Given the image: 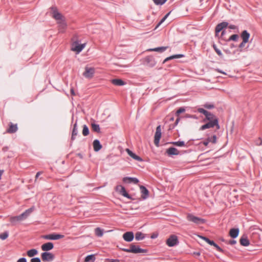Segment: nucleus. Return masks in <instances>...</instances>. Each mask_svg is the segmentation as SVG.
Masks as SVG:
<instances>
[{"label":"nucleus","instance_id":"nucleus-31","mask_svg":"<svg viewBox=\"0 0 262 262\" xmlns=\"http://www.w3.org/2000/svg\"><path fill=\"white\" fill-rule=\"evenodd\" d=\"M240 244L243 246H247L249 245V241L247 238L242 237L240 239Z\"/></svg>","mask_w":262,"mask_h":262},{"label":"nucleus","instance_id":"nucleus-34","mask_svg":"<svg viewBox=\"0 0 262 262\" xmlns=\"http://www.w3.org/2000/svg\"><path fill=\"white\" fill-rule=\"evenodd\" d=\"M95 234L99 237L102 236L103 234V230L99 227L95 229Z\"/></svg>","mask_w":262,"mask_h":262},{"label":"nucleus","instance_id":"nucleus-35","mask_svg":"<svg viewBox=\"0 0 262 262\" xmlns=\"http://www.w3.org/2000/svg\"><path fill=\"white\" fill-rule=\"evenodd\" d=\"M92 128L93 131L96 132L97 133L100 132V127L99 125L95 123H92Z\"/></svg>","mask_w":262,"mask_h":262},{"label":"nucleus","instance_id":"nucleus-60","mask_svg":"<svg viewBox=\"0 0 262 262\" xmlns=\"http://www.w3.org/2000/svg\"><path fill=\"white\" fill-rule=\"evenodd\" d=\"M71 93H72V94H74V91L73 90H71Z\"/></svg>","mask_w":262,"mask_h":262},{"label":"nucleus","instance_id":"nucleus-54","mask_svg":"<svg viewBox=\"0 0 262 262\" xmlns=\"http://www.w3.org/2000/svg\"><path fill=\"white\" fill-rule=\"evenodd\" d=\"M209 142H210L208 140H207L206 141H204L203 143L205 146H207Z\"/></svg>","mask_w":262,"mask_h":262},{"label":"nucleus","instance_id":"nucleus-59","mask_svg":"<svg viewBox=\"0 0 262 262\" xmlns=\"http://www.w3.org/2000/svg\"><path fill=\"white\" fill-rule=\"evenodd\" d=\"M179 120H180V118L178 117V118L177 119L176 121V122H175L176 125L178 124V122H179Z\"/></svg>","mask_w":262,"mask_h":262},{"label":"nucleus","instance_id":"nucleus-17","mask_svg":"<svg viewBox=\"0 0 262 262\" xmlns=\"http://www.w3.org/2000/svg\"><path fill=\"white\" fill-rule=\"evenodd\" d=\"M54 247L53 244L51 242L46 243L41 245V250L43 251H48L52 250Z\"/></svg>","mask_w":262,"mask_h":262},{"label":"nucleus","instance_id":"nucleus-53","mask_svg":"<svg viewBox=\"0 0 262 262\" xmlns=\"http://www.w3.org/2000/svg\"><path fill=\"white\" fill-rule=\"evenodd\" d=\"M229 28L231 29H236V26L235 25H230L229 26Z\"/></svg>","mask_w":262,"mask_h":262},{"label":"nucleus","instance_id":"nucleus-48","mask_svg":"<svg viewBox=\"0 0 262 262\" xmlns=\"http://www.w3.org/2000/svg\"><path fill=\"white\" fill-rule=\"evenodd\" d=\"M30 262H41L40 259L38 257L33 258L31 259Z\"/></svg>","mask_w":262,"mask_h":262},{"label":"nucleus","instance_id":"nucleus-18","mask_svg":"<svg viewBox=\"0 0 262 262\" xmlns=\"http://www.w3.org/2000/svg\"><path fill=\"white\" fill-rule=\"evenodd\" d=\"M123 239L126 242H131L134 239V233L132 232H125L123 235Z\"/></svg>","mask_w":262,"mask_h":262},{"label":"nucleus","instance_id":"nucleus-47","mask_svg":"<svg viewBox=\"0 0 262 262\" xmlns=\"http://www.w3.org/2000/svg\"><path fill=\"white\" fill-rule=\"evenodd\" d=\"M238 36L236 34H234V35H232L230 36V38H229V40H236L238 38Z\"/></svg>","mask_w":262,"mask_h":262},{"label":"nucleus","instance_id":"nucleus-20","mask_svg":"<svg viewBox=\"0 0 262 262\" xmlns=\"http://www.w3.org/2000/svg\"><path fill=\"white\" fill-rule=\"evenodd\" d=\"M126 151L128 154L129 156H130L132 158L135 159V160L138 161H142V159L141 158H140L139 156L136 155L135 154H134L133 152H132L130 150H129L128 148L126 149Z\"/></svg>","mask_w":262,"mask_h":262},{"label":"nucleus","instance_id":"nucleus-5","mask_svg":"<svg viewBox=\"0 0 262 262\" xmlns=\"http://www.w3.org/2000/svg\"><path fill=\"white\" fill-rule=\"evenodd\" d=\"M84 70V72L83 73V76L88 79L92 78L95 72V68L86 66Z\"/></svg>","mask_w":262,"mask_h":262},{"label":"nucleus","instance_id":"nucleus-8","mask_svg":"<svg viewBox=\"0 0 262 262\" xmlns=\"http://www.w3.org/2000/svg\"><path fill=\"white\" fill-rule=\"evenodd\" d=\"M64 237V235L59 234H50L41 236V238L47 240H57Z\"/></svg>","mask_w":262,"mask_h":262},{"label":"nucleus","instance_id":"nucleus-16","mask_svg":"<svg viewBox=\"0 0 262 262\" xmlns=\"http://www.w3.org/2000/svg\"><path fill=\"white\" fill-rule=\"evenodd\" d=\"M228 24L227 22H223L218 24L215 28V34L216 35L221 31L224 28H226L228 26Z\"/></svg>","mask_w":262,"mask_h":262},{"label":"nucleus","instance_id":"nucleus-55","mask_svg":"<svg viewBox=\"0 0 262 262\" xmlns=\"http://www.w3.org/2000/svg\"><path fill=\"white\" fill-rule=\"evenodd\" d=\"M193 255H197V256H200V254H201V253H200V252H194L193 253Z\"/></svg>","mask_w":262,"mask_h":262},{"label":"nucleus","instance_id":"nucleus-49","mask_svg":"<svg viewBox=\"0 0 262 262\" xmlns=\"http://www.w3.org/2000/svg\"><path fill=\"white\" fill-rule=\"evenodd\" d=\"M170 12H169L168 13H167L163 18V19L161 20V21L159 23V24H158V25L157 26V27H158V26H159L161 23H162L165 19L166 18H167V17L168 16V15L169 14Z\"/></svg>","mask_w":262,"mask_h":262},{"label":"nucleus","instance_id":"nucleus-43","mask_svg":"<svg viewBox=\"0 0 262 262\" xmlns=\"http://www.w3.org/2000/svg\"><path fill=\"white\" fill-rule=\"evenodd\" d=\"M198 111L200 113L203 114L205 116H206V114H207V113L209 112L208 111H206L205 110L202 108H199L198 109Z\"/></svg>","mask_w":262,"mask_h":262},{"label":"nucleus","instance_id":"nucleus-62","mask_svg":"<svg viewBox=\"0 0 262 262\" xmlns=\"http://www.w3.org/2000/svg\"><path fill=\"white\" fill-rule=\"evenodd\" d=\"M261 144H262V141H260L259 145H261Z\"/></svg>","mask_w":262,"mask_h":262},{"label":"nucleus","instance_id":"nucleus-4","mask_svg":"<svg viewBox=\"0 0 262 262\" xmlns=\"http://www.w3.org/2000/svg\"><path fill=\"white\" fill-rule=\"evenodd\" d=\"M123 250L127 252L134 253H146L147 251L146 250L141 249L138 246L134 245H131L129 249H123Z\"/></svg>","mask_w":262,"mask_h":262},{"label":"nucleus","instance_id":"nucleus-25","mask_svg":"<svg viewBox=\"0 0 262 262\" xmlns=\"http://www.w3.org/2000/svg\"><path fill=\"white\" fill-rule=\"evenodd\" d=\"M140 188L142 193V198L143 199H146L148 195V190L143 186H140Z\"/></svg>","mask_w":262,"mask_h":262},{"label":"nucleus","instance_id":"nucleus-13","mask_svg":"<svg viewBox=\"0 0 262 262\" xmlns=\"http://www.w3.org/2000/svg\"><path fill=\"white\" fill-rule=\"evenodd\" d=\"M41 256L43 261H51L53 260L54 258V256L52 253L47 252L42 253Z\"/></svg>","mask_w":262,"mask_h":262},{"label":"nucleus","instance_id":"nucleus-11","mask_svg":"<svg viewBox=\"0 0 262 262\" xmlns=\"http://www.w3.org/2000/svg\"><path fill=\"white\" fill-rule=\"evenodd\" d=\"M198 236L200 238L205 241L206 242H207L209 245L214 246L216 249V250H218L219 251L221 252H223V250L221 248H220L217 244H216L213 241H211L207 237H206L205 236H203L201 235H198Z\"/></svg>","mask_w":262,"mask_h":262},{"label":"nucleus","instance_id":"nucleus-7","mask_svg":"<svg viewBox=\"0 0 262 262\" xmlns=\"http://www.w3.org/2000/svg\"><path fill=\"white\" fill-rule=\"evenodd\" d=\"M85 46V43L80 44L77 41H75L72 45L71 50L78 54L84 49Z\"/></svg>","mask_w":262,"mask_h":262},{"label":"nucleus","instance_id":"nucleus-61","mask_svg":"<svg viewBox=\"0 0 262 262\" xmlns=\"http://www.w3.org/2000/svg\"><path fill=\"white\" fill-rule=\"evenodd\" d=\"M170 120H171V121H173V118H171L170 119Z\"/></svg>","mask_w":262,"mask_h":262},{"label":"nucleus","instance_id":"nucleus-29","mask_svg":"<svg viewBox=\"0 0 262 262\" xmlns=\"http://www.w3.org/2000/svg\"><path fill=\"white\" fill-rule=\"evenodd\" d=\"M27 255L30 257H32L38 254V251L37 250L35 249H32L31 250H29L27 252Z\"/></svg>","mask_w":262,"mask_h":262},{"label":"nucleus","instance_id":"nucleus-42","mask_svg":"<svg viewBox=\"0 0 262 262\" xmlns=\"http://www.w3.org/2000/svg\"><path fill=\"white\" fill-rule=\"evenodd\" d=\"M207 140L210 142H212L213 143H215L216 142V136L214 135L212 137L210 138H208Z\"/></svg>","mask_w":262,"mask_h":262},{"label":"nucleus","instance_id":"nucleus-24","mask_svg":"<svg viewBox=\"0 0 262 262\" xmlns=\"http://www.w3.org/2000/svg\"><path fill=\"white\" fill-rule=\"evenodd\" d=\"M93 145L94 150L95 151H98L102 148V145L100 144V142L98 140H95L93 141Z\"/></svg>","mask_w":262,"mask_h":262},{"label":"nucleus","instance_id":"nucleus-44","mask_svg":"<svg viewBox=\"0 0 262 262\" xmlns=\"http://www.w3.org/2000/svg\"><path fill=\"white\" fill-rule=\"evenodd\" d=\"M185 111V108H183V107H180L179 109H178L176 112V115L178 117H179V115L182 113H183Z\"/></svg>","mask_w":262,"mask_h":262},{"label":"nucleus","instance_id":"nucleus-6","mask_svg":"<svg viewBox=\"0 0 262 262\" xmlns=\"http://www.w3.org/2000/svg\"><path fill=\"white\" fill-rule=\"evenodd\" d=\"M186 218L188 221L193 222L196 224H200L204 223V219L195 216L192 214H188Z\"/></svg>","mask_w":262,"mask_h":262},{"label":"nucleus","instance_id":"nucleus-58","mask_svg":"<svg viewBox=\"0 0 262 262\" xmlns=\"http://www.w3.org/2000/svg\"><path fill=\"white\" fill-rule=\"evenodd\" d=\"M40 174L41 172H38L36 174V178H37Z\"/></svg>","mask_w":262,"mask_h":262},{"label":"nucleus","instance_id":"nucleus-45","mask_svg":"<svg viewBox=\"0 0 262 262\" xmlns=\"http://www.w3.org/2000/svg\"><path fill=\"white\" fill-rule=\"evenodd\" d=\"M204 107L207 108V109H211L214 108V106L212 104H205L204 105Z\"/></svg>","mask_w":262,"mask_h":262},{"label":"nucleus","instance_id":"nucleus-28","mask_svg":"<svg viewBox=\"0 0 262 262\" xmlns=\"http://www.w3.org/2000/svg\"><path fill=\"white\" fill-rule=\"evenodd\" d=\"M167 48H168V47H158V48H156L149 49L147 50V51L163 52L165 51Z\"/></svg>","mask_w":262,"mask_h":262},{"label":"nucleus","instance_id":"nucleus-10","mask_svg":"<svg viewBox=\"0 0 262 262\" xmlns=\"http://www.w3.org/2000/svg\"><path fill=\"white\" fill-rule=\"evenodd\" d=\"M161 137V126L159 125L156 128V131L154 137V143L156 146L159 145L160 139Z\"/></svg>","mask_w":262,"mask_h":262},{"label":"nucleus","instance_id":"nucleus-52","mask_svg":"<svg viewBox=\"0 0 262 262\" xmlns=\"http://www.w3.org/2000/svg\"><path fill=\"white\" fill-rule=\"evenodd\" d=\"M247 42H244V41H243L242 42H241L239 46V48H243L245 46V44Z\"/></svg>","mask_w":262,"mask_h":262},{"label":"nucleus","instance_id":"nucleus-57","mask_svg":"<svg viewBox=\"0 0 262 262\" xmlns=\"http://www.w3.org/2000/svg\"><path fill=\"white\" fill-rule=\"evenodd\" d=\"M157 237V234H153L152 235H151V238H155Z\"/></svg>","mask_w":262,"mask_h":262},{"label":"nucleus","instance_id":"nucleus-63","mask_svg":"<svg viewBox=\"0 0 262 262\" xmlns=\"http://www.w3.org/2000/svg\"><path fill=\"white\" fill-rule=\"evenodd\" d=\"M224 33V31H223L222 33V35H223Z\"/></svg>","mask_w":262,"mask_h":262},{"label":"nucleus","instance_id":"nucleus-3","mask_svg":"<svg viewBox=\"0 0 262 262\" xmlns=\"http://www.w3.org/2000/svg\"><path fill=\"white\" fill-rule=\"evenodd\" d=\"M206 118L204 120V121L205 122L206 121L212 122L213 123H216V127L217 129H219L220 128V126L219 124V120L217 117L214 116L213 114L210 112H208L207 114L205 116Z\"/></svg>","mask_w":262,"mask_h":262},{"label":"nucleus","instance_id":"nucleus-39","mask_svg":"<svg viewBox=\"0 0 262 262\" xmlns=\"http://www.w3.org/2000/svg\"><path fill=\"white\" fill-rule=\"evenodd\" d=\"M155 4L157 5H163L167 0H152Z\"/></svg>","mask_w":262,"mask_h":262},{"label":"nucleus","instance_id":"nucleus-56","mask_svg":"<svg viewBox=\"0 0 262 262\" xmlns=\"http://www.w3.org/2000/svg\"><path fill=\"white\" fill-rule=\"evenodd\" d=\"M216 71L217 72H219V73H223V74H225V75H226V73H225V72H223V71H222L220 70L219 69H216Z\"/></svg>","mask_w":262,"mask_h":262},{"label":"nucleus","instance_id":"nucleus-50","mask_svg":"<svg viewBox=\"0 0 262 262\" xmlns=\"http://www.w3.org/2000/svg\"><path fill=\"white\" fill-rule=\"evenodd\" d=\"M17 262H27V260L25 258H20Z\"/></svg>","mask_w":262,"mask_h":262},{"label":"nucleus","instance_id":"nucleus-32","mask_svg":"<svg viewBox=\"0 0 262 262\" xmlns=\"http://www.w3.org/2000/svg\"><path fill=\"white\" fill-rule=\"evenodd\" d=\"M144 237V234L141 232H137L135 234V239L137 241L142 240Z\"/></svg>","mask_w":262,"mask_h":262},{"label":"nucleus","instance_id":"nucleus-37","mask_svg":"<svg viewBox=\"0 0 262 262\" xmlns=\"http://www.w3.org/2000/svg\"><path fill=\"white\" fill-rule=\"evenodd\" d=\"M9 233L8 231L4 232L0 234V238L2 240H5L8 238Z\"/></svg>","mask_w":262,"mask_h":262},{"label":"nucleus","instance_id":"nucleus-46","mask_svg":"<svg viewBox=\"0 0 262 262\" xmlns=\"http://www.w3.org/2000/svg\"><path fill=\"white\" fill-rule=\"evenodd\" d=\"M105 262H120V260L117 259H114L107 258L105 260Z\"/></svg>","mask_w":262,"mask_h":262},{"label":"nucleus","instance_id":"nucleus-41","mask_svg":"<svg viewBox=\"0 0 262 262\" xmlns=\"http://www.w3.org/2000/svg\"><path fill=\"white\" fill-rule=\"evenodd\" d=\"M213 48L219 56H221V57L223 56V54H222L221 51L217 48V47L215 45H213Z\"/></svg>","mask_w":262,"mask_h":262},{"label":"nucleus","instance_id":"nucleus-22","mask_svg":"<svg viewBox=\"0 0 262 262\" xmlns=\"http://www.w3.org/2000/svg\"><path fill=\"white\" fill-rule=\"evenodd\" d=\"M166 153L169 156L178 155L179 154V151L174 147H170L166 150Z\"/></svg>","mask_w":262,"mask_h":262},{"label":"nucleus","instance_id":"nucleus-9","mask_svg":"<svg viewBox=\"0 0 262 262\" xmlns=\"http://www.w3.org/2000/svg\"><path fill=\"white\" fill-rule=\"evenodd\" d=\"M166 244L169 247H173L177 245L179 243L178 237L175 235H171L166 240Z\"/></svg>","mask_w":262,"mask_h":262},{"label":"nucleus","instance_id":"nucleus-38","mask_svg":"<svg viewBox=\"0 0 262 262\" xmlns=\"http://www.w3.org/2000/svg\"><path fill=\"white\" fill-rule=\"evenodd\" d=\"M172 144L176 146H180V147H182V146H185V143L184 141H177V142H173Z\"/></svg>","mask_w":262,"mask_h":262},{"label":"nucleus","instance_id":"nucleus-15","mask_svg":"<svg viewBox=\"0 0 262 262\" xmlns=\"http://www.w3.org/2000/svg\"><path fill=\"white\" fill-rule=\"evenodd\" d=\"M18 129L17 124H13L10 122L9 124V127L7 129V133L9 134H13L15 133Z\"/></svg>","mask_w":262,"mask_h":262},{"label":"nucleus","instance_id":"nucleus-27","mask_svg":"<svg viewBox=\"0 0 262 262\" xmlns=\"http://www.w3.org/2000/svg\"><path fill=\"white\" fill-rule=\"evenodd\" d=\"M111 82L115 85H123L125 84V82L121 79H114L111 80Z\"/></svg>","mask_w":262,"mask_h":262},{"label":"nucleus","instance_id":"nucleus-33","mask_svg":"<svg viewBox=\"0 0 262 262\" xmlns=\"http://www.w3.org/2000/svg\"><path fill=\"white\" fill-rule=\"evenodd\" d=\"M76 126H77L76 124H75L74 125V127H73V131H72V137H71V139L72 140H74L75 139V137L77 136V135L78 134V130L76 127Z\"/></svg>","mask_w":262,"mask_h":262},{"label":"nucleus","instance_id":"nucleus-51","mask_svg":"<svg viewBox=\"0 0 262 262\" xmlns=\"http://www.w3.org/2000/svg\"><path fill=\"white\" fill-rule=\"evenodd\" d=\"M236 243V241L235 240H230L228 242V244H230V245H234Z\"/></svg>","mask_w":262,"mask_h":262},{"label":"nucleus","instance_id":"nucleus-12","mask_svg":"<svg viewBox=\"0 0 262 262\" xmlns=\"http://www.w3.org/2000/svg\"><path fill=\"white\" fill-rule=\"evenodd\" d=\"M116 190L124 197L129 199H131L130 196L126 192L125 188L122 185H117L116 187Z\"/></svg>","mask_w":262,"mask_h":262},{"label":"nucleus","instance_id":"nucleus-36","mask_svg":"<svg viewBox=\"0 0 262 262\" xmlns=\"http://www.w3.org/2000/svg\"><path fill=\"white\" fill-rule=\"evenodd\" d=\"M89 134V129L86 125H84L82 129V134L83 136H88Z\"/></svg>","mask_w":262,"mask_h":262},{"label":"nucleus","instance_id":"nucleus-40","mask_svg":"<svg viewBox=\"0 0 262 262\" xmlns=\"http://www.w3.org/2000/svg\"><path fill=\"white\" fill-rule=\"evenodd\" d=\"M91 260H95V257H94V255H90L87 256L85 258L84 262H89Z\"/></svg>","mask_w":262,"mask_h":262},{"label":"nucleus","instance_id":"nucleus-23","mask_svg":"<svg viewBox=\"0 0 262 262\" xmlns=\"http://www.w3.org/2000/svg\"><path fill=\"white\" fill-rule=\"evenodd\" d=\"M241 37L244 42H248L250 38V34L246 30H244L242 33Z\"/></svg>","mask_w":262,"mask_h":262},{"label":"nucleus","instance_id":"nucleus-2","mask_svg":"<svg viewBox=\"0 0 262 262\" xmlns=\"http://www.w3.org/2000/svg\"><path fill=\"white\" fill-rule=\"evenodd\" d=\"M34 208L33 207L30 208L26 210L24 212L21 213L20 215L15 216H11L9 218V221L15 224L18 222L27 219L28 216L33 212Z\"/></svg>","mask_w":262,"mask_h":262},{"label":"nucleus","instance_id":"nucleus-19","mask_svg":"<svg viewBox=\"0 0 262 262\" xmlns=\"http://www.w3.org/2000/svg\"><path fill=\"white\" fill-rule=\"evenodd\" d=\"M124 183H133L134 184H137L139 182V180L136 178H130V177H124L122 180Z\"/></svg>","mask_w":262,"mask_h":262},{"label":"nucleus","instance_id":"nucleus-1","mask_svg":"<svg viewBox=\"0 0 262 262\" xmlns=\"http://www.w3.org/2000/svg\"><path fill=\"white\" fill-rule=\"evenodd\" d=\"M52 17L57 20L59 30L61 32H63L66 30L67 24L63 16L59 13L56 8H52Z\"/></svg>","mask_w":262,"mask_h":262},{"label":"nucleus","instance_id":"nucleus-14","mask_svg":"<svg viewBox=\"0 0 262 262\" xmlns=\"http://www.w3.org/2000/svg\"><path fill=\"white\" fill-rule=\"evenodd\" d=\"M144 63L150 67H153L156 65V61L152 56H148L144 58Z\"/></svg>","mask_w":262,"mask_h":262},{"label":"nucleus","instance_id":"nucleus-30","mask_svg":"<svg viewBox=\"0 0 262 262\" xmlns=\"http://www.w3.org/2000/svg\"><path fill=\"white\" fill-rule=\"evenodd\" d=\"M182 57H183V55H181V54H177V55H172V56H169V57H167L166 59H164V60L163 61V63H165L168 60H171V59H174V58H181Z\"/></svg>","mask_w":262,"mask_h":262},{"label":"nucleus","instance_id":"nucleus-21","mask_svg":"<svg viewBox=\"0 0 262 262\" xmlns=\"http://www.w3.org/2000/svg\"><path fill=\"white\" fill-rule=\"evenodd\" d=\"M214 126H216V123H213L212 122L208 121L207 123L202 125L200 127V129L203 130H205L207 128H212Z\"/></svg>","mask_w":262,"mask_h":262},{"label":"nucleus","instance_id":"nucleus-26","mask_svg":"<svg viewBox=\"0 0 262 262\" xmlns=\"http://www.w3.org/2000/svg\"><path fill=\"white\" fill-rule=\"evenodd\" d=\"M238 233H239L238 229L232 228V229H230V232H229V235L232 238L236 237L238 236Z\"/></svg>","mask_w":262,"mask_h":262}]
</instances>
